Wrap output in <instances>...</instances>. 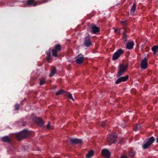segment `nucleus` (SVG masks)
I'll return each instance as SVG.
<instances>
[{
  "label": "nucleus",
  "instance_id": "obj_19",
  "mask_svg": "<svg viewBox=\"0 0 158 158\" xmlns=\"http://www.w3.org/2000/svg\"><path fill=\"white\" fill-rule=\"evenodd\" d=\"M152 50L153 52V53L156 54V53L158 52V45L153 47L152 48Z\"/></svg>",
  "mask_w": 158,
  "mask_h": 158
},
{
  "label": "nucleus",
  "instance_id": "obj_8",
  "mask_svg": "<svg viewBox=\"0 0 158 158\" xmlns=\"http://www.w3.org/2000/svg\"><path fill=\"white\" fill-rule=\"evenodd\" d=\"M148 59L147 58H144L141 60L140 65L142 69H146L147 68L148 66Z\"/></svg>",
  "mask_w": 158,
  "mask_h": 158
},
{
  "label": "nucleus",
  "instance_id": "obj_14",
  "mask_svg": "<svg viewBox=\"0 0 158 158\" xmlns=\"http://www.w3.org/2000/svg\"><path fill=\"white\" fill-rule=\"evenodd\" d=\"M134 45V43L133 41H131L127 44L126 48L128 49H132Z\"/></svg>",
  "mask_w": 158,
  "mask_h": 158
},
{
  "label": "nucleus",
  "instance_id": "obj_34",
  "mask_svg": "<svg viewBox=\"0 0 158 158\" xmlns=\"http://www.w3.org/2000/svg\"><path fill=\"white\" fill-rule=\"evenodd\" d=\"M120 158H128L127 156H122Z\"/></svg>",
  "mask_w": 158,
  "mask_h": 158
},
{
  "label": "nucleus",
  "instance_id": "obj_7",
  "mask_svg": "<svg viewBox=\"0 0 158 158\" xmlns=\"http://www.w3.org/2000/svg\"><path fill=\"white\" fill-rule=\"evenodd\" d=\"M124 50L122 49H118L117 51L114 53L113 56V59L114 60H116L120 56L124 53Z\"/></svg>",
  "mask_w": 158,
  "mask_h": 158
},
{
  "label": "nucleus",
  "instance_id": "obj_1",
  "mask_svg": "<svg viewBox=\"0 0 158 158\" xmlns=\"http://www.w3.org/2000/svg\"><path fill=\"white\" fill-rule=\"evenodd\" d=\"M61 45L59 44L55 45L54 49L51 50L52 56L56 57H58L59 56L58 55V53L61 51Z\"/></svg>",
  "mask_w": 158,
  "mask_h": 158
},
{
  "label": "nucleus",
  "instance_id": "obj_27",
  "mask_svg": "<svg viewBox=\"0 0 158 158\" xmlns=\"http://www.w3.org/2000/svg\"><path fill=\"white\" fill-rule=\"evenodd\" d=\"M66 93L67 94V95L68 98L71 99V100H72L73 101H74V99H73V97H72L71 94L69 92H66Z\"/></svg>",
  "mask_w": 158,
  "mask_h": 158
},
{
  "label": "nucleus",
  "instance_id": "obj_18",
  "mask_svg": "<svg viewBox=\"0 0 158 158\" xmlns=\"http://www.w3.org/2000/svg\"><path fill=\"white\" fill-rule=\"evenodd\" d=\"M136 5L137 4L135 2H134L130 10V12L132 15H134V12L135 11V9L136 8Z\"/></svg>",
  "mask_w": 158,
  "mask_h": 158
},
{
  "label": "nucleus",
  "instance_id": "obj_29",
  "mask_svg": "<svg viewBox=\"0 0 158 158\" xmlns=\"http://www.w3.org/2000/svg\"><path fill=\"white\" fill-rule=\"evenodd\" d=\"M47 128L48 129L50 130L52 129L53 127L52 126L50 125V123L49 122H48L47 126Z\"/></svg>",
  "mask_w": 158,
  "mask_h": 158
},
{
  "label": "nucleus",
  "instance_id": "obj_21",
  "mask_svg": "<svg viewBox=\"0 0 158 158\" xmlns=\"http://www.w3.org/2000/svg\"><path fill=\"white\" fill-rule=\"evenodd\" d=\"M135 154V152L133 149H131L129 152V155L131 157L134 156Z\"/></svg>",
  "mask_w": 158,
  "mask_h": 158
},
{
  "label": "nucleus",
  "instance_id": "obj_3",
  "mask_svg": "<svg viewBox=\"0 0 158 158\" xmlns=\"http://www.w3.org/2000/svg\"><path fill=\"white\" fill-rule=\"evenodd\" d=\"M29 132L27 130H23L16 135V137L19 140H20L28 136Z\"/></svg>",
  "mask_w": 158,
  "mask_h": 158
},
{
  "label": "nucleus",
  "instance_id": "obj_6",
  "mask_svg": "<svg viewBox=\"0 0 158 158\" xmlns=\"http://www.w3.org/2000/svg\"><path fill=\"white\" fill-rule=\"evenodd\" d=\"M124 50L122 49H118L117 51L114 53L113 56V59L114 60H116L120 56L124 53Z\"/></svg>",
  "mask_w": 158,
  "mask_h": 158
},
{
  "label": "nucleus",
  "instance_id": "obj_35",
  "mask_svg": "<svg viewBox=\"0 0 158 158\" xmlns=\"http://www.w3.org/2000/svg\"><path fill=\"white\" fill-rule=\"evenodd\" d=\"M37 4V3H33V6H35Z\"/></svg>",
  "mask_w": 158,
  "mask_h": 158
},
{
  "label": "nucleus",
  "instance_id": "obj_5",
  "mask_svg": "<svg viewBox=\"0 0 158 158\" xmlns=\"http://www.w3.org/2000/svg\"><path fill=\"white\" fill-rule=\"evenodd\" d=\"M155 141V139L152 136L147 141H144L142 144V147L143 149H146L147 148Z\"/></svg>",
  "mask_w": 158,
  "mask_h": 158
},
{
  "label": "nucleus",
  "instance_id": "obj_17",
  "mask_svg": "<svg viewBox=\"0 0 158 158\" xmlns=\"http://www.w3.org/2000/svg\"><path fill=\"white\" fill-rule=\"evenodd\" d=\"M70 142L74 144L81 143L82 141L81 140L78 139H70Z\"/></svg>",
  "mask_w": 158,
  "mask_h": 158
},
{
  "label": "nucleus",
  "instance_id": "obj_28",
  "mask_svg": "<svg viewBox=\"0 0 158 158\" xmlns=\"http://www.w3.org/2000/svg\"><path fill=\"white\" fill-rule=\"evenodd\" d=\"M45 83V80L44 78H41L40 80V85H44Z\"/></svg>",
  "mask_w": 158,
  "mask_h": 158
},
{
  "label": "nucleus",
  "instance_id": "obj_30",
  "mask_svg": "<svg viewBox=\"0 0 158 158\" xmlns=\"http://www.w3.org/2000/svg\"><path fill=\"white\" fill-rule=\"evenodd\" d=\"M34 2V0H29L27 2V4L28 5H30L32 4Z\"/></svg>",
  "mask_w": 158,
  "mask_h": 158
},
{
  "label": "nucleus",
  "instance_id": "obj_33",
  "mask_svg": "<svg viewBox=\"0 0 158 158\" xmlns=\"http://www.w3.org/2000/svg\"><path fill=\"white\" fill-rule=\"evenodd\" d=\"M106 125H107V124H106V122H102L101 125L102 127H104Z\"/></svg>",
  "mask_w": 158,
  "mask_h": 158
},
{
  "label": "nucleus",
  "instance_id": "obj_22",
  "mask_svg": "<svg viewBox=\"0 0 158 158\" xmlns=\"http://www.w3.org/2000/svg\"><path fill=\"white\" fill-rule=\"evenodd\" d=\"M2 139L3 142H10V139L7 136H5L3 137Z\"/></svg>",
  "mask_w": 158,
  "mask_h": 158
},
{
  "label": "nucleus",
  "instance_id": "obj_36",
  "mask_svg": "<svg viewBox=\"0 0 158 158\" xmlns=\"http://www.w3.org/2000/svg\"><path fill=\"white\" fill-rule=\"evenodd\" d=\"M156 142H157L158 143V138L157 139Z\"/></svg>",
  "mask_w": 158,
  "mask_h": 158
},
{
  "label": "nucleus",
  "instance_id": "obj_13",
  "mask_svg": "<svg viewBox=\"0 0 158 158\" xmlns=\"http://www.w3.org/2000/svg\"><path fill=\"white\" fill-rule=\"evenodd\" d=\"M91 32L92 33L95 34L99 33L100 32V28L99 27H97L95 25H93L91 26Z\"/></svg>",
  "mask_w": 158,
  "mask_h": 158
},
{
  "label": "nucleus",
  "instance_id": "obj_25",
  "mask_svg": "<svg viewBox=\"0 0 158 158\" xmlns=\"http://www.w3.org/2000/svg\"><path fill=\"white\" fill-rule=\"evenodd\" d=\"M56 72V68L54 67L53 69L51 70V71L49 75V77H52L53 76Z\"/></svg>",
  "mask_w": 158,
  "mask_h": 158
},
{
  "label": "nucleus",
  "instance_id": "obj_20",
  "mask_svg": "<svg viewBox=\"0 0 158 158\" xmlns=\"http://www.w3.org/2000/svg\"><path fill=\"white\" fill-rule=\"evenodd\" d=\"M94 155V151L92 150L89 151L86 155V157L87 158H90Z\"/></svg>",
  "mask_w": 158,
  "mask_h": 158
},
{
  "label": "nucleus",
  "instance_id": "obj_15",
  "mask_svg": "<svg viewBox=\"0 0 158 158\" xmlns=\"http://www.w3.org/2000/svg\"><path fill=\"white\" fill-rule=\"evenodd\" d=\"M47 55L46 60L48 62L51 60V49L50 48L48 51L46 52Z\"/></svg>",
  "mask_w": 158,
  "mask_h": 158
},
{
  "label": "nucleus",
  "instance_id": "obj_32",
  "mask_svg": "<svg viewBox=\"0 0 158 158\" xmlns=\"http://www.w3.org/2000/svg\"><path fill=\"white\" fill-rule=\"evenodd\" d=\"M121 23L123 25H125L127 24L126 21H122L121 22Z\"/></svg>",
  "mask_w": 158,
  "mask_h": 158
},
{
  "label": "nucleus",
  "instance_id": "obj_16",
  "mask_svg": "<svg viewBox=\"0 0 158 158\" xmlns=\"http://www.w3.org/2000/svg\"><path fill=\"white\" fill-rule=\"evenodd\" d=\"M35 123L39 125L42 126L43 125V122L42 120L39 118H35Z\"/></svg>",
  "mask_w": 158,
  "mask_h": 158
},
{
  "label": "nucleus",
  "instance_id": "obj_26",
  "mask_svg": "<svg viewBox=\"0 0 158 158\" xmlns=\"http://www.w3.org/2000/svg\"><path fill=\"white\" fill-rule=\"evenodd\" d=\"M66 92H65L63 89H60L59 90L58 92H57L56 93V95L57 96L59 95L62 94L64 93H65Z\"/></svg>",
  "mask_w": 158,
  "mask_h": 158
},
{
  "label": "nucleus",
  "instance_id": "obj_12",
  "mask_svg": "<svg viewBox=\"0 0 158 158\" xmlns=\"http://www.w3.org/2000/svg\"><path fill=\"white\" fill-rule=\"evenodd\" d=\"M129 76L127 75L125 77H122L119 78L115 81V83L118 84L122 81H125L128 78Z\"/></svg>",
  "mask_w": 158,
  "mask_h": 158
},
{
  "label": "nucleus",
  "instance_id": "obj_24",
  "mask_svg": "<svg viewBox=\"0 0 158 158\" xmlns=\"http://www.w3.org/2000/svg\"><path fill=\"white\" fill-rule=\"evenodd\" d=\"M141 128V126L139 124L136 125L134 127V129L135 131L139 130Z\"/></svg>",
  "mask_w": 158,
  "mask_h": 158
},
{
  "label": "nucleus",
  "instance_id": "obj_2",
  "mask_svg": "<svg viewBox=\"0 0 158 158\" xmlns=\"http://www.w3.org/2000/svg\"><path fill=\"white\" fill-rule=\"evenodd\" d=\"M117 135L114 133L108 135L107 141L108 144L110 145L112 143H115L117 140Z\"/></svg>",
  "mask_w": 158,
  "mask_h": 158
},
{
  "label": "nucleus",
  "instance_id": "obj_10",
  "mask_svg": "<svg viewBox=\"0 0 158 158\" xmlns=\"http://www.w3.org/2000/svg\"><path fill=\"white\" fill-rule=\"evenodd\" d=\"M75 59L76 62L78 64H80L83 62L84 60V56L82 54H80L76 57Z\"/></svg>",
  "mask_w": 158,
  "mask_h": 158
},
{
  "label": "nucleus",
  "instance_id": "obj_4",
  "mask_svg": "<svg viewBox=\"0 0 158 158\" xmlns=\"http://www.w3.org/2000/svg\"><path fill=\"white\" fill-rule=\"evenodd\" d=\"M127 68V65L121 64L119 65L118 71L117 74V77L122 75L124 73Z\"/></svg>",
  "mask_w": 158,
  "mask_h": 158
},
{
  "label": "nucleus",
  "instance_id": "obj_9",
  "mask_svg": "<svg viewBox=\"0 0 158 158\" xmlns=\"http://www.w3.org/2000/svg\"><path fill=\"white\" fill-rule=\"evenodd\" d=\"M92 42L90 39V36H87L84 38V45L86 47H88L91 44Z\"/></svg>",
  "mask_w": 158,
  "mask_h": 158
},
{
  "label": "nucleus",
  "instance_id": "obj_31",
  "mask_svg": "<svg viewBox=\"0 0 158 158\" xmlns=\"http://www.w3.org/2000/svg\"><path fill=\"white\" fill-rule=\"evenodd\" d=\"M15 109L16 110H18L19 109L20 106L19 104H17L15 105Z\"/></svg>",
  "mask_w": 158,
  "mask_h": 158
},
{
  "label": "nucleus",
  "instance_id": "obj_11",
  "mask_svg": "<svg viewBox=\"0 0 158 158\" xmlns=\"http://www.w3.org/2000/svg\"><path fill=\"white\" fill-rule=\"evenodd\" d=\"M102 154L103 156L106 158H109L110 156V152L107 149H103L102 151Z\"/></svg>",
  "mask_w": 158,
  "mask_h": 158
},
{
  "label": "nucleus",
  "instance_id": "obj_23",
  "mask_svg": "<svg viewBox=\"0 0 158 158\" xmlns=\"http://www.w3.org/2000/svg\"><path fill=\"white\" fill-rule=\"evenodd\" d=\"M127 31L125 30L123 34V39L124 42H126L127 40V35L126 34Z\"/></svg>",
  "mask_w": 158,
  "mask_h": 158
},
{
  "label": "nucleus",
  "instance_id": "obj_37",
  "mask_svg": "<svg viewBox=\"0 0 158 158\" xmlns=\"http://www.w3.org/2000/svg\"><path fill=\"white\" fill-rule=\"evenodd\" d=\"M116 31H117V30H116V29H115V30H114V32H116Z\"/></svg>",
  "mask_w": 158,
  "mask_h": 158
}]
</instances>
